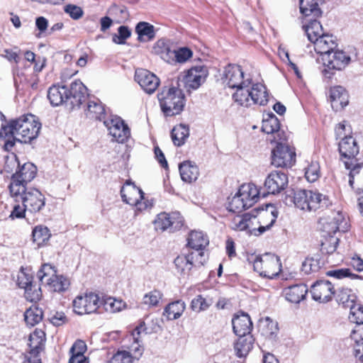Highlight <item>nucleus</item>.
I'll list each match as a JSON object with an SVG mask.
<instances>
[{
  "mask_svg": "<svg viewBox=\"0 0 363 363\" xmlns=\"http://www.w3.org/2000/svg\"><path fill=\"white\" fill-rule=\"evenodd\" d=\"M320 0H300V11L306 17L312 16L316 18L321 16L322 11L319 8Z\"/></svg>",
  "mask_w": 363,
  "mask_h": 363,
  "instance_id": "obj_34",
  "label": "nucleus"
},
{
  "mask_svg": "<svg viewBox=\"0 0 363 363\" xmlns=\"http://www.w3.org/2000/svg\"><path fill=\"white\" fill-rule=\"evenodd\" d=\"M155 52L165 62L173 64L174 49H172L170 43L164 39L159 40L155 47Z\"/></svg>",
  "mask_w": 363,
  "mask_h": 363,
  "instance_id": "obj_38",
  "label": "nucleus"
},
{
  "mask_svg": "<svg viewBox=\"0 0 363 363\" xmlns=\"http://www.w3.org/2000/svg\"><path fill=\"white\" fill-rule=\"evenodd\" d=\"M349 169V185L352 189H355L358 194H360V191L363 192V163H353Z\"/></svg>",
  "mask_w": 363,
  "mask_h": 363,
  "instance_id": "obj_30",
  "label": "nucleus"
},
{
  "mask_svg": "<svg viewBox=\"0 0 363 363\" xmlns=\"http://www.w3.org/2000/svg\"><path fill=\"white\" fill-rule=\"evenodd\" d=\"M350 309L349 319L351 322L356 323V325H363V306L354 304Z\"/></svg>",
  "mask_w": 363,
  "mask_h": 363,
  "instance_id": "obj_52",
  "label": "nucleus"
},
{
  "mask_svg": "<svg viewBox=\"0 0 363 363\" xmlns=\"http://www.w3.org/2000/svg\"><path fill=\"white\" fill-rule=\"evenodd\" d=\"M204 262V252H191L186 255L178 256L174 259L177 268L183 274L189 272L194 265H202Z\"/></svg>",
  "mask_w": 363,
  "mask_h": 363,
  "instance_id": "obj_21",
  "label": "nucleus"
},
{
  "mask_svg": "<svg viewBox=\"0 0 363 363\" xmlns=\"http://www.w3.org/2000/svg\"><path fill=\"white\" fill-rule=\"evenodd\" d=\"M280 123L277 116L271 113L268 118L263 119L262 130L267 134H272L279 132Z\"/></svg>",
  "mask_w": 363,
  "mask_h": 363,
  "instance_id": "obj_46",
  "label": "nucleus"
},
{
  "mask_svg": "<svg viewBox=\"0 0 363 363\" xmlns=\"http://www.w3.org/2000/svg\"><path fill=\"white\" fill-rule=\"evenodd\" d=\"M146 323L145 320L141 321L139 325L133 330L130 337L133 339V342L129 347L130 352L135 356V358L139 359L143 353V347L140 342V335L142 333L147 334L148 333L147 328L145 326Z\"/></svg>",
  "mask_w": 363,
  "mask_h": 363,
  "instance_id": "obj_27",
  "label": "nucleus"
},
{
  "mask_svg": "<svg viewBox=\"0 0 363 363\" xmlns=\"http://www.w3.org/2000/svg\"><path fill=\"white\" fill-rule=\"evenodd\" d=\"M213 303V300L212 298L198 295L192 299L190 306L194 311L199 313L206 311Z\"/></svg>",
  "mask_w": 363,
  "mask_h": 363,
  "instance_id": "obj_45",
  "label": "nucleus"
},
{
  "mask_svg": "<svg viewBox=\"0 0 363 363\" xmlns=\"http://www.w3.org/2000/svg\"><path fill=\"white\" fill-rule=\"evenodd\" d=\"M232 229L238 231L247 230V213L241 216H236L231 222Z\"/></svg>",
  "mask_w": 363,
  "mask_h": 363,
  "instance_id": "obj_54",
  "label": "nucleus"
},
{
  "mask_svg": "<svg viewBox=\"0 0 363 363\" xmlns=\"http://www.w3.org/2000/svg\"><path fill=\"white\" fill-rule=\"evenodd\" d=\"M162 111L166 116L179 114L185 105V96L182 89L164 86L157 94Z\"/></svg>",
  "mask_w": 363,
  "mask_h": 363,
  "instance_id": "obj_5",
  "label": "nucleus"
},
{
  "mask_svg": "<svg viewBox=\"0 0 363 363\" xmlns=\"http://www.w3.org/2000/svg\"><path fill=\"white\" fill-rule=\"evenodd\" d=\"M259 225V223L258 220L257 215H252L250 213H247V230L249 234L254 235L256 236H259L262 233H259L258 231V227Z\"/></svg>",
  "mask_w": 363,
  "mask_h": 363,
  "instance_id": "obj_56",
  "label": "nucleus"
},
{
  "mask_svg": "<svg viewBox=\"0 0 363 363\" xmlns=\"http://www.w3.org/2000/svg\"><path fill=\"white\" fill-rule=\"evenodd\" d=\"M156 230L164 231L167 228L176 230L183 225V218L179 213L174 212L171 214L161 213L157 215L154 221Z\"/></svg>",
  "mask_w": 363,
  "mask_h": 363,
  "instance_id": "obj_19",
  "label": "nucleus"
},
{
  "mask_svg": "<svg viewBox=\"0 0 363 363\" xmlns=\"http://www.w3.org/2000/svg\"><path fill=\"white\" fill-rule=\"evenodd\" d=\"M286 299L293 303H299L306 297L308 287L304 284H298L286 287L284 290Z\"/></svg>",
  "mask_w": 363,
  "mask_h": 363,
  "instance_id": "obj_29",
  "label": "nucleus"
},
{
  "mask_svg": "<svg viewBox=\"0 0 363 363\" xmlns=\"http://www.w3.org/2000/svg\"><path fill=\"white\" fill-rule=\"evenodd\" d=\"M32 280V275L23 270H21L17 277V284L18 286L25 290L33 286Z\"/></svg>",
  "mask_w": 363,
  "mask_h": 363,
  "instance_id": "obj_57",
  "label": "nucleus"
},
{
  "mask_svg": "<svg viewBox=\"0 0 363 363\" xmlns=\"http://www.w3.org/2000/svg\"><path fill=\"white\" fill-rule=\"evenodd\" d=\"M339 152L346 169H350L357 162L355 157L359 153V146L352 135L345 136L339 142Z\"/></svg>",
  "mask_w": 363,
  "mask_h": 363,
  "instance_id": "obj_12",
  "label": "nucleus"
},
{
  "mask_svg": "<svg viewBox=\"0 0 363 363\" xmlns=\"http://www.w3.org/2000/svg\"><path fill=\"white\" fill-rule=\"evenodd\" d=\"M45 334L41 330H35L29 336V354L26 357H39V353L43 350Z\"/></svg>",
  "mask_w": 363,
  "mask_h": 363,
  "instance_id": "obj_28",
  "label": "nucleus"
},
{
  "mask_svg": "<svg viewBox=\"0 0 363 363\" xmlns=\"http://www.w3.org/2000/svg\"><path fill=\"white\" fill-rule=\"evenodd\" d=\"M118 35L115 34L113 36V41L116 44H124L125 40L128 38L131 32L127 26H121L118 29Z\"/></svg>",
  "mask_w": 363,
  "mask_h": 363,
  "instance_id": "obj_60",
  "label": "nucleus"
},
{
  "mask_svg": "<svg viewBox=\"0 0 363 363\" xmlns=\"http://www.w3.org/2000/svg\"><path fill=\"white\" fill-rule=\"evenodd\" d=\"M233 329L238 336L251 335L252 323L250 315L244 312L235 315L232 320Z\"/></svg>",
  "mask_w": 363,
  "mask_h": 363,
  "instance_id": "obj_23",
  "label": "nucleus"
},
{
  "mask_svg": "<svg viewBox=\"0 0 363 363\" xmlns=\"http://www.w3.org/2000/svg\"><path fill=\"white\" fill-rule=\"evenodd\" d=\"M294 205L303 211H316L328 207L330 204L328 197L318 191L298 190L294 195Z\"/></svg>",
  "mask_w": 363,
  "mask_h": 363,
  "instance_id": "obj_6",
  "label": "nucleus"
},
{
  "mask_svg": "<svg viewBox=\"0 0 363 363\" xmlns=\"http://www.w3.org/2000/svg\"><path fill=\"white\" fill-rule=\"evenodd\" d=\"M100 301L94 293L79 295L72 302L74 311L79 315L95 313L100 309Z\"/></svg>",
  "mask_w": 363,
  "mask_h": 363,
  "instance_id": "obj_11",
  "label": "nucleus"
},
{
  "mask_svg": "<svg viewBox=\"0 0 363 363\" xmlns=\"http://www.w3.org/2000/svg\"><path fill=\"white\" fill-rule=\"evenodd\" d=\"M258 195L259 191L255 185L251 184L242 185L238 193L230 201L229 211L240 213L252 206L257 201Z\"/></svg>",
  "mask_w": 363,
  "mask_h": 363,
  "instance_id": "obj_7",
  "label": "nucleus"
},
{
  "mask_svg": "<svg viewBox=\"0 0 363 363\" xmlns=\"http://www.w3.org/2000/svg\"><path fill=\"white\" fill-rule=\"evenodd\" d=\"M313 300L320 303H327L332 300L335 291L332 283L328 280H318L311 288Z\"/></svg>",
  "mask_w": 363,
  "mask_h": 363,
  "instance_id": "obj_16",
  "label": "nucleus"
},
{
  "mask_svg": "<svg viewBox=\"0 0 363 363\" xmlns=\"http://www.w3.org/2000/svg\"><path fill=\"white\" fill-rule=\"evenodd\" d=\"M313 43L315 51L320 54L322 57L333 51L337 46L335 38L332 35L325 33L320 35V38H315Z\"/></svg>",
  "mask_w": 363,
  "mask_h": 363,
  "instance_id": "obj_26",
  "label": "nucleus"
},
{
  "mask_svg": "<svg viewBox=\"0 0 363 363\" xmlns=\"http://www.w3.org/2000/svg\"><path fill=\"white\" fill-rule=\"evenodd\" d=\"M208 74L207 67L203 65L192 67L184 77V82L188 91L197 89Z\"/></svg>",
  "mask_w": 363,
  "mask_h": 363,
  "instance_id": "obj_15",
  "label": "nucleus"
},
{
  "mask_svg": "<svg viewBox=\"0 0 363 363\" xmlns=\"http://www.w3.org/2000/svg\"><path fill=\"white\" fill-rule=\"evenodd\" d=\"M24 296L28 301L36 302L39 301L42 296L41 289L40 287L33 285L25 290Z\"/></svg>",
  "mask_w": 363,
  "mask_h": 363,
  "instance_id": "obj_58",
  "label": "nucleus"
},
{
  "mask_svg": "<svg viewBox=\"0 0 363 363\" xmlns=\"http://www.w3.org/2000/svg\"><path fill=\"white\" fill-rule=\"evenodd\" d=\"M108 363H133V357L130 352L118 350L111 357Z\"/></svg>",
  "mask_w": 363,
  "mask_h": 363,
  "instance_id": "obj_51",
  "label": "nucleus"
},
{
  "mask_svg": "<svg viewBox=\"0 0 363 363\" xmlns=\"http://www.w3.org/2000/svg\"><path fill=\"white\" fill-rule=\"evenodd\" d=\"M16 203L21 202L31 213L40 212L45 205V196L36 188L15 184L10 191Z\"/></svg>",
  "mask_w": 363,
  "mask_h": 363,
  "instance_id": "obj_4",
  "label": "nucleus"
},
{
  "mask_svg": "<svg viewBox=\"0 0 363 363\" xmlns=\"http://www.w3.org/2000/svg\"><path fill=\"white\" fill-rule=\"evenodd\" d=\"M125 303L122 300L116 299L113 297H104L100 301V308L108 313H113L121 311L125 308Z\"/></svg>",
  "mask_w": 363,
  "mask_h": 363,
  "instance_id": "obj_40",
  "label": "nucleus"
},
{
  "mask_svg": "<svg viewBox=\"0 0 363 363\" xmlns=\"http://www.w3.org/2000/svg\"><path fill=\"white\" fill-rule=\"evenodd\" d=\"M192 56V51L187 48H180L174 49L173 55V63H184Z\"/></svg>",
  "mask_w": 363,
  "mask_h": 363,
  "instance_id": "obj_53",
  "label": "nucleus"
},
{
  "mask_svg": "<svg viewBox=\"0 0 363 363\" xmlns=\"http://www.w3.org/2000/svg\"><path fill=\"white\" fill-rule=\"evenodd\" d=\"M109 134L118 143H123L130 136V130L128 125L118 116H111L104 121Z\"/></svg>",
  "mask_w": 363,
  "mask_h": 363,
  "instance_id": "obj_13",
  "label": "nucleus"
},
{
  "mask_svg": "<svg viewBox=\"0 0 363 363\" xmlns=\"http://www.w3.org/2000/svg\"><path fill=\"white\" fill-rule=\"evenodd\" d=\"M11 128L12 132L4 141V148L7 151L13 148L15 141L28 143L35 139L39 134L41 124L34 115L28 114L11 121Z\"/></svg>",
  "mask_w": 363,
  "mask_h": 363,
  "instance_id": "obj_3",
  "label": "nucleus"
},
{
  "mask_svg": "<svg viewBox=\"0 0 363 363\" xmlns=\"http://www.w3.org/2000/svg\"><path fill=\"white\" fill-rule=\"evenodd\" d=\"M356 299L355 294L350 289L340 288L337 292L336 300L339 304H342L345 308L352 307L355 304Z\"/></svg>",
  "mask_w": 363,
  "mask_h": 363,
  "instance_id": "obj_41",
  "label": "nucleus"
},
{
  "mask_svg": "<svg viewBox=\"0 0 363 363\" xmlns=\"http://www.w3.org/2000/svg\"><path fill=\"white\" fill-rule=\"evenodd\" d=\"M121 194L124 202L133 205L139 200H143L145 194L134 183L127 181L121 188Z\"/></svg>",
  "mask_w": 363,
  "mask_h": 363,
  "instance_id": "obj_24",
  "label": "nucleus"
},
{
  "mask_svg": "<svg viewBox=\"0 0 363 363\" xmlns=\"http://www.w3.org/2000/svg\"><path fill=\"white\" fill-rule=\"evenodd\" d=\"M287 174L281 171H273L265 179L264 187L268 194H279L288 186Z\"/></svg>",
  "mask_w": 363,
  "mask_h": 363,
  "instance_id": "obj_17",
  "label": "nucleus"
},
{
  "mask_svg": "<svg viewBox=\"0 0 363 363\" xmlns=\"http://www.w3.org/2000/svg\"><path fill=\"white\" fill-rule=\"evenodd\" d=\"M87 117L99 121L107 120L105 116V110L99 101H90L88 102L87 108L85 110Z\"/></svg>",
  "mask_w": 363,
  "mask_h": 363,
  "instance_id": "obj_39",
  "label": "nucleus"
},
{
  "mask_svg": "<svg viewBox=\"0 0 363 363\" xmlns=\"http://www.w3.org/2000/svg\"><path fill=\"white\" fill-rule=\"evenodd\" d=\"M185 308L186 303L184 301L177 300L167 305L164 309L162 315L166 316L167 320H176L182 316Z\"/></svg>",
  "mask_w": 363,
  "mask_h": 363,
  "instance_id": "obj_36",
  "label": "nucleus"
},
{
  "mask_svg": "<svg viewBox=\"0 0 363 363\" xmlns=\"http://www.w3.org/2000/svg\"><path fill=\"white\" fill-rule=\"evenodd\" d=\"M26 211H28V208L23 203H21V204H20L19 203H16L13 207L9 218L12 220L25 218Z\"/></svg>",
  "mask_w": 363,
  "mask_h": 363,
  "instance_id": "obj_62",
  "label": "nucleus"
},
{
  "mask_svg": "<svg viewBox=\"0 0 363 363\" xmlns=\"http://www.w3.org/2000/svg\"><path fill=\"white\" fill-rule=\"evenodd\" d=\"M189 136V127L184 124L176 125L172 130V139L174 144L177 146H181L184 144Z\"/></svg>",
  "mask_w": 363,
  "mask_h": 363,
  "instance_id": "obj_42",
  "label": "nucleus"
},
{
  "mask_svg": "<svg viewBox=\"0 0 363 363\" xmlns=\"http://www.w3.org/2000/svg\"><path fill=\"white\" fill-rule=\"evenodd\" d=\"M64 11L74 20L79 19L84 14L82 9L74 4L66 5L64 7Z\"/></svg>",
  "mask_w": 363,
  "mask_h": 363,
  "instance_id": "obj_61",
  "label": "nucleus"
},
{
  "mask_svg": "<svg viewBox=\"0 0 363 363\" xmlns=\"http://www.w3.org/2000/svg\"><path fill=\"white\" fill-rule=\"evenodd\" d=\"M25 321L27 325L34 326L43 319V311L38 307H30L26 311Z\"/></svg>",
  "mask_w": 363,
  "mask_h": 363,
  "instance_id": "obj_48",
  "label": "nucleus"
},
{
  "mask_svg": "<svg viewBox=\"0 0 363 363\" xmlns=\"http://www.w3.org/2000/svg\"><path fill=\"white\" fill-rule=\"evenodd\" d=\"M33 240L38 247L46 243L51 237L50 230L43 225L35 226L32 232Z\"/></svg>",
  "mask_w": 363,
  "mask_h": 363,
  "instance_id": "obj_44",
  "label": "nucleus"
},
{
  "mask_svg": "<svg viewBox=\"0 0 363 363\" xmlns=\"http://www.w3.org/2000/svg\"><path fill=\"white\" fill-rule=\"evenodd\" d=\"M36 173L37 168L33 163H25L20 167L18 171H16V173L12 175L9 186V191L12 189V186L15 184L22 186H28L27 184L35 177Z\"/></svg>",
  "mask_w": 363,
  "mask_h": 363,
  "instance_id": "obj_18",
  "label": "nucleus"
},
{
  "mask_svg": "<svg viewBox=\"0 0 363 363\" xmlns=\"http://www.w3.org/2000/svg\"><path fill=\"white\" fill-rule=\"evenodd\" d=\"M253 267L261 276L269 279L277 277L281 270L279 258L271 253L257 257L253 262Z\"/></svg>",
  "mask_w": 363,
  "mask_h": 363,
  "instance_id": "obj_10",
  "label": "nucleus"
},
{
  "mask_svg": "<svg viewBox=\"0 0 363 363\" xmlns=\"http://www.w3.org/2000/svg\"><path fill=\"white\" fill-rule=\"evenodd\" d=\"M179 169L182 179L187 183L196 181L199 175L198 167L191 161H184L181 163Z\"/></svg>",
  "mask_w": 363,
  "mask_h": 363,
  "instance_id": "obj_32",
  "label": "nucleus"
},
{
  "mask_svg": "<svg viewBox=\"0 0 363 363\" xmlns=\"http://www.w3.org/2000/svg\"><path fill=\"white\" fill-rule=\"evenodd\" d=\"M37 277L41 284L48 286L53 291H66L70 284L67 278L57 275L54 267L49 264H45L41 267Z\"/></svg>",
  "mask_w": 363,
  "mask_h": 363,
  "instance_id": "obj_9",
  "label": "nucleus"
},
{
  "mask_svg": "<svg viewBox=\"0 0 363 363\" xmlns=\"http://www.w3.org/2000/svg\"><path fill=\"white\" fill-rule=\"evenodd\" d=\"M163 294L160 291L154 289L144 295L143 303L148 307L157 306Z\"/></svg>",
  "mask_w": 363,
  "mask_h": 363,
  "instance_id": "obj_49",
  "label": "nucleus"
},
{
  "mask_svg": "<svg viewBox=\"0 0 363 363\" xmlns=\"http://www.w3.org/2000/svg\"><path fill=\"white\" fill-rule=\"evenodd\" d=\"M303 28L311 43H313L315 38H318L324 34L322 25L316 19L311 20L308 25L303 26Z\"/></svg>",
  "mask_w": 363,
  "mask_h": 363,
  "instance_id": "obj_43",
  "label": "nucleus"
},
{
  "mask_svg": "<svg viewBox=\"0 0 363 363\" xmlns=\"http://www.w3.org/2000/svg\"><path fill=\"white\" fill-rule=\"evenodd\" d=\"M259 330L262 335L274 340L279 331L278 323L269 317L261 318L259 322Z\"/></svg>",
  "mask_w": 363,
  "mask_h": 363,
  "instance_id": "obj_35",
  "label": "nucleus"
},
{
  "mask_svg": "<svg viewBox=\"0 0 363 363\" xmlns=\"http://www.w3.org/2000/svg\"><path fill=\"white\" fill-rule=\"evenodd\" d=\"M324 69L322 71L325 79H330L337 71L343 70L350 62V55L344 51L335 49L322 57Z\"/></svg>",
  "mask_w": 363,
  "mask_h": 363,
  "instance_id": "obj_8",
  "label": "nucleus"
},
{
  "mask_svg": "<svg viewBox=\"0 0 363 363\" xmlns=\"http://www.w3.org/2000/svg\"><path fill=\"white\" fill-rule=\"evenodd\" d=\"M87 96V88L78 80L72 82L69 89L65 86L53 85L48 91V99L53 106L65 104L71 108L79 107Z\"/></svg>",
  "mask_w": 363,
  "mask_h": 363,
  "instance_id": "obj_2",
  "label": "nucleus"
},
{
  "mask_svg": "<svg viewBox=\"0 0 363 363\" xmlns=\"http://www.w3.org/2000/svg\"><path fill=\"white\" fill-rule=\"evenodd\" d=\"M135 32L138 35V40H142L144 37L150 40L155 38V28L147 22H140L135 27Z\"/></svg>",
  "mask_w": 363,
  "mask_h": 363,
  "instance_id": "obj_47",
  "label": "nucleus"
},
{
  "mask_svg": "<svg viewBox=\"0 0 363 363\" xmlns=\"http://www.w3.org/2000/svg\"><path fill=\"white\" fill-rule=\"evenodd\" d=\"M135 79L141 88L150 94L155 92L160 84L159 78L145 69H137L135 73Z\"/></svg>",
  "mask_w": 363,
  "mask_h": 363,
  "instance_id": "obj_20",
  "label": "nucleus"
},
{
  "mask_svg": "<svg viewBox=\"0 0 363 363\" xmlns=\"http://www.w3.org/2000/svg\"><path fill=\"white\" fill-rule=\"evenodd\" d=\"M335 135L337 138H342L345 136H349L351 133V128L350 125L347 127L345 121L340 123L335 128Z\"/></svg>",
  "mask_w": 363,
  "mask_h": 363,
  "instance_id": "obj_63",
  "label": "nucleus"
},
{
  "mask_svg": "<svg viewBox=\"0 0 363 363\" xmlns=\"http://www.w3.org/2000/svg\"><path fill=\"white\" fill-rule=\"evenodd\" d=\"M326 275L337 279H341L345 277H351L352 279L357 277V275L352 274L349 269L343 268L329 270L326 272Z\"/></svg>",
  "mask_w": 363,
  "mask_h": 363,
  "instance_id": "obj_59",
  "label": "nucleus"
},
{
  "mask_svg": "<svg viewBox=\"0 0 363 363\" xmlns=\"http://www.w3.org/2000/svg\"><path fill=\"white\" fill-rule=\"evenodd\" d=\"M305 176L310 182H315L320 177V166L318 162H312L306 169Z\"/></svg>",
  "mask_w": 363,
  "mask_h": 363,
  "instance_id": "obj_55",
  "label": "nucleus"
},
{
  "mask_svg": "<svg viewBox=\"0 0 363 363\" xmlns=\"http://www.w3.org/2000/svg\"><path fill=\"white\" fill-rule=\"evenodd\" d=\"M278 216V212L276 210L269 211H261L257 214L258 220L259 225L258 227V231L259 233H264L267 230H269L276 222Z\"/></svg>",
  "mask_w": 363,
  "mask_h": 363,
  "instance_id": "obj_33",
  "label": "nucleus"
},
{
  "mask_svg": "<svg viewBox=\"0 0 363 363\" xmlns=\"http://www.w3.org/2000/svg\"><path fill=\"white\" fill-rule=\"evenodd\" d=\"M320 268V261L313 257H307L302 263L301 270L306 274L316 272Z\"/></svg>",
  "mask_w": 363,
  "mask_h": 363,
  "instance_id": "obj_50",
  "label": "nucleus"
},
{
  "mask_svg": "<svg viewBox=\"0 0 363 363\" xmlns=\"http://www.w3.org/2000/svg\"><path fill=\"white\" fill-rule=\"evenodd\" d=\"M295 160L294 150L282 143H278L272 152V164L275 167H291L295 162Z\"/></svg>",
  "mask_w": 363,
  "mask_h": 363,
  "instance_id": "obj_14",
  "label": "nucleus"
},
{
  "mask_svg": "<svg viewBox=\"0 0 363 363\" xmlns=\"http://www.w3.org/2000/svg\"><path fill=\"white\" fill-rule=\"evenodd\" d=\"M223 79L229 88L236 89L233 98L239 105L249 107L254 104L264 106L267 103L266 87L259 83L252 85L251 77H245L240 66L228 65L225 68Z\"/></svg>",
  "mask_w": 363,
  "mask_h": 363,
  "instance_id": "obj_1",
  "label": "nucleus"
},
{
  "mask_svg": "<svg viewBox=\"0 0 363 363\" xmlns=\"http://www.w3.org/2000/svg\"><path fill=\"white\" fill-rule=\"evenodd\" d=\"M340 223H328L324 225V231L328 235V238H325V241L321 243V250L327 254H333L335 252L339 244V238L334 236V234L340 230Z\"/></svg>",
  "mask_w": 363,
  "mask_h": 363,
  "instance_id": "obj_22",
  "label": "nucleus"
},
{
  "mask_svg": "<svg viewBox=\"0 0 363 363\" xmlns=\"http://www.w3.org/2000/svg\"><path fill=\"white\" fill-rule=\"evenodd\" d=\"M330 101L333 109L338 111L348 104V94L341 86H335L330 90Z\"/></svg>",
  "mask_w": 363,
  "mask_h": 363,
  "instance_id": "obj_25",
  "label": "nucleus"
},
{
  "mask_svg": "<svg viewBox=\"0 0 363 363\" xmlns=\"http://www.w3.org/2000/svg\"><path fill=\"white\" fill-rule=\"evenodd\" d=\"M255 339L252 335L238 336L234 343V350L238 357H245L253 347Z\"/></svg>",
  "mask_w": 363,
  "mask_h": 363,
  "instance_id": "obj_31",
  "label": "nucleus"
},
{
  "mask_svg": "<svg viewBox=\"0 0 363 363\" xmlns=\"http://www.w3.org/2000/svg\"><path fill=\"white\" fill-rule=\"evenodd\" d=\"M208 245V238L200 231H191L188 238V246L194 250V252L200 251Z\"/></svg>",
  "mask_w": 363,
  "mask_h": 363,
  "instance_id": "obj_37",
  "label": "nucleus"
},
{
  "mask_svg": "<svg viewBox=\"0 0 363 363\" xmlns=\"http://www.w3.org/2000/svg\"><path fill=\"white\" fill-rule=\"evenodd\" d=\"M86 350V344L82 340L76 341L70 349L71 355H84Z\"/></svg>",
  "mask_w": 363,
  "mask_h": 363,
  "instance_id": "obj_64",
  "label": "nucleus"
}]
</instances>
